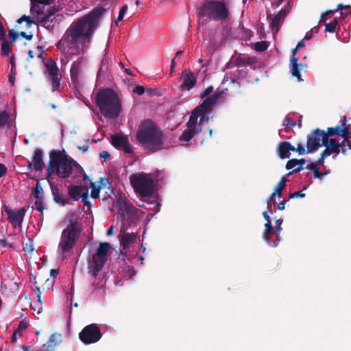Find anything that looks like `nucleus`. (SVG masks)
I'll return each mask as SVG.
<instances>
[{
  "label": "nucleus",
  "instance_id": "f257e3e1",
  "mask_svg": "<svg viewBox=\"0 0 351 351\" xmlns=\"http://www.w3.org/2000/svg\"><path fill=\"white\" fill-rule=\"evenodd\" d=\"M104 12V8H95L89 14L73 21L57 43V48L62 53V68L67 65L73 56H80L73 62L70 69L71 80L75 85L80 83L83 77L86 65L83 56L90 48L93 36Z\"/></svg>",
  "mask_w": 351,
  "mask_h": 351
},
{
  "label": "nucleus",
  "instance_id": "f03ea898",
  "mask_svg": "<svg viewBox=\"0 0 351 351\" xmlns=\"http://www.w3.org/2000/svg\"><path fill=\"white\" fill-rule=\"evenodd\" d=\"M227 90V88H218L213 95L206 98L200 106L195 108L187 123V129L180 136L181 141H189L195 134L201 131V125L208 122V114L214 106L226 99Z\"/></svg>",
  "mask_w": 351,
  "mask_h": 351
},
{
  "label": "nucleus",
  "instance_id": "7ed1b4c3",
  "mask_svg": "<svg viewBox=\"0 0 351 351\" xmlns=\"http://www.w3.org/2000/svg\"><path fill=\"white\" fill-rule=\"evenodd\" d=\"M136 137L139 143L151 152H155L167 147L165 136L162 130L149 119L141 123Z\"/></svg>",
  "mask_w": 351,
  "mask_h": 351
},
{
  "label": "nucleus",
  "instance_id": "20e7f679",
  "mask_svg": "<svg viewBox=\"0 0 351 351\" xmlns=\"http://www.w3.org/2000/svg\"><path fill=\"white\" fill-rule=\"evenodd\" d=\"M95 102L101 114L106 118H116L121 111L120 98L112 89L99 90L96 95Z\"/></svg>",
  "mask_w": 351,
  "mask_h": 351
},
{
  "label": "nucleus",
  "instance_id": "39448f33",
  "mask_svg": "<svg viewBox=\"0 0 351 351\" xmlns=\"http://www.w3.org/2000/svg\"><path fill=\"white\" fill-rule=\"evenodd\" d=\"M130 181L134 191L139 196L148 197L154 194L158 180L152 174L142 172L132 174Z\"/></svg>",
  "mask_w": 351,
  "mask_h": 351
},
{
  "label": "nucleus",
  "instance_id": "423d86ee",
  "mask_svg": "<svg viewBox=\"0 0 351 351\" xmlns=\"http://www.w3.org/2000/svg\"><path fill=\"white\" fill-rule=\"evenodd\" d=\"M80 234V230L74 223L69 224L62 230L58 246V252L62 260L71 254Z\"/></svg>",
  "mask_w": 351,
  "mask_h": 351
},
{
  "label": "nucleus",
  "instance_id": "0eeeda50",
  "mask_svg": "<svg viewBox=\"0 0 351 351\" xmlns=\"http://www.w3.org/2000/svg\"><path fill=\"white\" fill-rule=\"evenodd\" d=\"M228 14V8L224 0L209 1L202 5L199 12V16L215 21L226 20Z\"/></svg>",
  "mask_w": 351,
  "mask_h": 351
},
{
  "label": "nucleus",
  "instance_id": "6e6552de",
  "mask_svg": "<svg viewBox=\"0 0 351 351\" xmlns=\"http://www.w3.org/2000/svg\"><path fill=\"white\" fill-rule=\"evenodd\" d=\"M110 245L108 243H100L99 246L92 254L88 259V270L93 276L96 277L98 272L103 268L110 254Z\"/></svg>",
  "mask_w": 351,
  "mask_h": 351
},
{
  "label": "nucleus",
  "instance_id": "1a4fd4ad",
  "mask_svg": "<svg viewBox=\"0 0 351 351\" xmlns=\"http://www.w3.org/2000/svg\"><path fill=\"white\" fill-rule=\"evenodd\" d=\"M53 167L57 176L61 178H68L73 171L80 170V166L72 158H69L59 153L53 157Z\"/></svg>",
  "mask_w": 351,
  "mask_h": 351
},
{
  "label": "nucleus",
  "instance_id": "9d476101",
  "mask_svg": "<svg viewBox=\"0 0 351 351\" xmlns=\"http://www.w3.org/2000/svg\"><path fill=\"white\" fill-rule=\"evenodd\" d=\"M31 2L32 4L31 11L32 12L34 11L38 12V21L40 23L41 25L47 29H50L52 27L53 16L57 10L54 8H50V9L47 10V14H45L43 12H40V9L39 8V5H35V3L43 5H51L54 2V0H31Z\"/></svg>",
  "mask_w": 351,
  "mask_h": 351
},
{
  "label": "nucleus",
  "instance_id": "9b49d317",
  "mask_svg": "<svg viewBox=\"0 0 351 351\" xmlns=\"http://www.w3.org/2000/svg\"><path fill=\"white\" fill-rule=\"evenodd\" d=\"M101 336L100 328L96 324L86 326L79 334L80 339L86 345L97 342Z\"/></svg>",
  "mask_w": 351,
  "mask_h": 351
},
{
  "label": "nucleus",
  "instance_id": "f8f14e48",
  "mask_svg": "<svg viewBox=\"0 0 351 351\" xmlns=\"http://www.w3.org/2000/svg\"><path fill=\"white\" fill-rule=\"evenodd\" d=\"M327 141V134L324 130L319 129L315 130L311 135L307 138V152L313 153L317 151L319 147L324 145Z\"/></svg>",
  "mask_w": 351,
  "mask_h": 351
},
{
  "label": "nucleus",
  "instance_id": "ddd939ff",
  "mask_svg": "<svg viewBox=\"0 0 351 351\" xmlns=\"http://www.w3.org/2000/svg\"><path fill=\"white\" fill-rule=\"evenodd\" d=\"M45 64L48 73L49 78L51 82L52 91H56L60 88V80L62 78L61 75L59 73V69L56 62L51 59L47 60Z\"/></svg>",
  "mask_w": 351,
  "mask_h": 351
},
{
  "label": "nucleus",
  "instance_id": "4468645a",
  "mask_svg": "<svg viewBox=\"0 0 351 351\" xmlns=\"http://www.w3.org/2000/svg\"><path fill=\"white\" fill-rule=\"evenodd\" d=\"M293 171L289 172L288 174L282 177L280 181L276 185L274 191L271 194L267 200V206L269 208L270 213H273L276 211L275 209V200L274 199L277 197L278 198L281 197V191L284 189L286 186V182L287 180V178L293 173Z\"/></svg>",
  "mask_w": 351,
  "mask_h": 351
},
{
  "label": "nucleus",
  "instance_id": "2eb2a0df",
  "mask_svg": "<svg viewBox=\"0 0 351 351\" xmlns=\"http://www.w3.org/2000/svg\"><path fill=\"white\" fill-rule=\"evenodd\" d=\"M4 210L8 216L9 222L12 226L14 228H20L25 214V209L24 208L12 209L9 206H5Z\"/></svg>",
  "mask_w": 351,
  "mask_h": 351
},
{
  "label": "nucleus",
  "instance_id": "dca6fc26",
  "mask_svg": "<svg viewBox=\"0 0 351 351\" xmlns=\"http://www.w3.org/2000/svg\"><path fill=\"white\" fill-rule=\"evenodd\" d=\"M138 211V209L128 202H119L118 212L127 221H133L136 217Z\"/></svg>",
  "mask_w": 351,
  "mask_h": 351
},
{
  "label": "nucleus",
  "instance_id": "f3484780",
  "mask_svg": "<svg viewBox=\"0 0 351 351\" xmlns=\"http://www.w3.org/2000/svg\"><path fill=\"white\" fill-rule=\"evenodd\" d=\"M326 147L325 150L324 151V156H329L332 154H335L333 158L336 157L337 154L340 152V149L343 154H345L347 148L345 142L343 141V144H340L336 139L330 138L324 143Z\"/></svg>",
  "mask_w": 351,
  "mask_h": 351
},
{
  "label": "nucleus",
  "instance_id": "a211bd4d",
  "mask_svg": "<svg viewBox=\"0 0 351 351\" xmlns=\"http://www.w3.org/2000/svg\"><path fill=\"white\" fill-rule=\"evenodd\" d=\"M112 144L117 149L123 150L124 152L130 154L132 152V147L129 143L126 136L122 134H114L112 136Z\"/></svg>",
  "mask_w": 351,
  "mask_h": 351
},
{
  "label": "nucleus",
  "instance_id": "6ab92c4d",
  "mask_svg": "<svg viewBox=\"0 0 351 351\" xmlns=\"http://www.w3.org/2000/svg\"><path fill=\"white\" fill-rule=\"evenodd\" d=\"M268 211H265L263 215L264 218L266 219L267 223L265 224V230L263 232V238L265 241L267 243L268 245L275 247L277 245L278 243L277 241H280V239L278 238V235H276V241L274 242H271L270 241L269 234L274 233V230L271 226V222L270 220V217L268 215V213H270L269 210V208H267Z\"/></svg>",
  "mask_w": 351,
  "mask_h": 351
},
{
  "label": "nucleus",
  "instance_id": "aec40b11",
  "mask_svg": "<svg viewBox=\"0 0 351 351\" xmlns=\"http://www.w3.org/2000/svg\"><path fill=\"white\" fill-rule=\"evenodd\" d=\"M181 79L183 80V84L181 86L182 90L191 89L197 82V77L193 73L189 70H184L181 75Z\"/></svg>",
  "mask_w": 351,
  "mask_h": 351
},
{
  "label": "nucleus",
  "instance_id": "412c9836",
  "mask_svg": "<svg viewBox=\"0 0 351 351\" xmlns=\"http://www.w3.org/2000/svg\"><path fill=\"white\" fill-rule=\"evenodd\" d=\"M68 193L75 200L80 198L85 200L87 198L88 190L82 186L70 185L68 187Z\"/></svg>",
  "mask_w": 351,
  "mask_h": 351
},
{
  "label": "nucleus",
  "instance_id": "4be33fe9",
  "mask_svg": "<svg viewBox=\"0 0 351 351\" xmlns=\"http://www.w3.org/2000/svg\"><path fill=\"white\" fill-rule=\"evenodd\" d=\"M43 152L40 149H36L32 157V162L29 163L28 168L30 169L33 167L34 169L36 171H41L44 167L43 161Z\"/></svg>",
  "mask_w": 351,
  "mask_h": 351
},
{
  "label": "nucleus",
  "instance_id": "5701e85b",
  "mask_svg": "<svg viewBox=\"0 0 351 351\" xmlns=\"http://www.w3.org/2000/svg\"><path fill=\"white\" fill-rule=\"evenodd\" d=\"M287 15V12L285 9H282L271 20L270 27L274 33L276 34L280 26L284 22L285 17Z\"/></svg>",
  "mask_w": 351,
  "mask_h": 351
},
{
  "label": "nucleus",
  "instance_id": "b1692460",
  "mask_svg": "<svg viewBox=\"0 0 351 351\" xmlns=\"http://www.w3.org/2000/svg\"><path fill=\"white\" fill-rule=\"evenodd\" d=\"M119 237L120 245L124 250L129 248L136 240V234L125 232L119 234Z\"/></svg>",
  "mask_w": 351,
  "mask_h": 351
},
{
  "label": "nucleus",
  "instance_id": "393cba45",
  "mask_svg": "<svg viewBox=\"0 0 351 351\" xmlns=\"http://www.w3.org/2000/svg\"><path fill=\"white\" fill-rule=\"evenodd\" d=\"M295 148L291 145L289 142H281L278 147V152L281 158H287L289 157V152L295 151Z\"/></svg>",
  "mask_w": 351,
  "mask_h": 351
},
{
  "label": "nucleus",
  "instance_id": "a878e982",
  "mask_svg": "<svg viewBox=\"0 0 351 351\" xmlns=\"http://www.w3.org/2000/svg\"><path fill=\"white\" fill-rule=\"evenodd\" d=\"M51 193L53 197V199L56 203L60 204L62 206L68 204V199L59 191L58 186H51Z\"/></svg>",
  "mask_w": 351,
  "mask_h": 351
},
{
  "label": "nucleus",
  "instance_id": "bb28decb",
  "mask_svg": "<svg viewBox=\"0 0 351 351\" xmlns=\"http://www.w3.org/2000/svg\"><path fill=\"white\" fill-rule=\"evenodd\" d=\"M306 160L304 159L297 160V159H291L289 160L287 165V169H293V171L299 172L302 169V165H304Z\"/></svg>",
  "mask_w": 351,
  "mask_h": 351
},
{
  "label": "nucleus",
  "instance_id": "cd10ccee",
  "mask_svg": "<svg viewBox=\"0 0 351 351\" xmlns=\"http://www.w3.org/2000/svg\"><path fill=\"white\" fill-rule=\"evenodd\" d=\"M60 334L58 333H54L52 334L48 341L46 344L44 345V346H46V350L47 351H52L53 350L54 348L58 345V342L60 341Z\"/></svg>",
  "mask_w": 351,
  "mask_h": 351
},
{
  "label": "nucleus",
  "instance_id": "c85d7f7f",
  "mask_svg": "<svg viewBox=\"0 0 351 351\" xmlns=\"http://www.w3.org/2000/svg\"><path fill=\"white\" fill-rule=\"evenodd\" d=\"M297 62H298V58L295 57H293V58L291 60L290 70H291V75L293 76L297 77V80L298 82H300L302 80V79L301 78V75H300V70L298 68L299 64H298Z\"/></svg>",
  "mask_w": 351,
  "mask_h": 351
},
{
  "label": "nucleus",
  "instance_id": "c756f323",
  "mask_svg": "<svg viewBox=\"0 0 351 351\" xmlns=\"http://www.w3.org/2000/svg\"><path fill=\"white\" fill-rule=\"evenodd\" d=\"M236 64L237 66H241L245 64L251 65L255 62V59L251 57L247 56H239L236 59Z\"/></svg>",
  "mask_w": 351,
  "mask_h": 351
},
{
  "label": "nucleus",
  "instance_id": "7c9ffc66",
  "mask_svg": "<svg viewBox=\"0 0 351 351\" xmlns=\"http://www.w3.org/2000/svg\"><path fill=\"white\" fill-rule=\"evenodd\" d=\"M335 128L337 129V135L339 136L346 138L349 134V128L346 126L345 119L341 125H337Z\"/></svg>",
  "mask_w": 351,
  "mask_h": 351
},
{
  "label": "nucleus",
  "instance_id": "2f4dec72",
  "mask_svg": "<svg viewBox=\"0 0 351 351\" xmlns=\"http://www.w3.org/2000/svg\"><path fill=\"white\" fill-rule=\"evenodd\" d=\"M306 169L313 171V176L315 178L322 179L324 178V173L319 172L317 165L313 162H311L307 165Z\"/></svg>",
  "mask_w": 351,
  "mask_h": 351
},
{
  "label": "nucleus",
  "instance_id": "473e14b6",
  "mask_svg": "<svg viewBox=\"0 0 351 351\" xmlns=\"http://www.w3.org/2000/svg\"><path fill=\"white\" fill-rule=\"evenodd\" d=\"M32 195L34 199L37 198H44L43 197V190L41 186V184L39 182H38L35 186V187L32 190Z\"/></svg>",
  "mask_w": 351,
  "mask_h": 351
},
{
  "label": "nucleus",
  "instance_id": "72a5a7b5",
  "mask_svg": "<svg viewBox=\"0 0 351 351\" xmlns=\"http://www.w3.org/2000/svg\"><path fill=\"white\" fill-rule=\"evenodd\" d=\"M16 22L19 23V24H21L23 22H25V27L26 28H29L31 27L33 25L35 24V22L32 20L31 17L29 16H26V15H23L22 16L20 19H19Z\"/></svg>",
  "mask_w": 351,
  "mask_h": 351
},
{
  "label": "nucleus",
  "instance_id": "f704fd0d",
  "mask_svg": "<svg viewBox=\"0 0 351 351\" xmlns=\"http://www.w3.org/2000/svg\"><path fill=\"white\" fill-rule=\"evenodd\" d=\"M1 53L3 56H8L10 52V46L9 43L4 38L1 40Z\"/></svg>",
  "mask_w": 351,
  "mask_h": 351
},
{
  "label": "nucleus",
  "instance_id": "c9c22d12",
  "mask_svg": "<svg viewBox=\"0 0 351 351\" xmlns=\"http://www.w3.org/2000/svg\"><path fill=\"white\" fill-rule=\"evenodd\" d=\"M268 48V44L266 41L257 42L254 44V49L256 51L262 52Z\"/></svg>",
  "mask_w": 351,
  "mask_h": 351
},
{
  "label": "nucleus",
  "instance_id": "e433bc0d",
  "mask_svg": "<svg viewBox=\"0 0 351 351\" xmlns=\"http://www.w3.org/2000/svg\"><path fill=\"white\" fill-rule=\"evenodd\" d=\"M337 22L333 19L331 22L325 24V32H334L336 29Z\"/></svg>",
  "mask_w": 351,
  "mask_h": 351
},
{
  "label": "nucleus",
  "instance_id": "4c0bfd02",
  "mask_svg": "<svg viewBox=\"0 0 351 351\" xmlns=\"http://www.w3.org/2000/svg\"><path fill=\"white\" fill-rule=\"evenodd\" d=\"M91 193L90 196L92 198H97L99 194V187H97L95 183L90 182Z\"/></svg>",
  "mask_w": 351,
  "mask_h": 351
},
{
  "label": "nucleus",
  "instance_id": "58836bf2",
  "mask_svg": "<svg viewBox=\"0 0 351 351\" xmlns=\"http://www.w3.org/2000/svg\"><path fill=\"white\" fill-rule=\"evenodd\" d=\"M43 199L44 198H40V197L35 199V208L36 210L40 211L41 214H43V212L44 210Z\"/></svg>",
  "mask_w": 351,
  "mask_h": 351
},
{
  "label": "nucleus",
  "instance_id": "ea45409f",
  "mask_svg": "<svg viewBox=\"0 0 351 351\" xmlns=\"http://www.w3.org/2000/svg\"><path fill=\"white\" fill-rule=\"evenodd\" d=\"M8 119L9 114L5 111L0 112V128L4 126L8 123Z\"/></svg>",
  "mask_w": 351,
  "mask_h": 351
},
{
  "label": "nucleus",
  "instance_id": "a19ab883",
  "mask_svg": "<svg viewBox=\"0 0 351 351\" xmlns=\"http://www.w3.org/2000/svg\"><path fill=\"white\" fill-rule=\"evenodd\" d=\"M128 5H123V6L121 8V10H120V12H119V16H118V18H117V21L115 22V24H116L117 25H118V23H119V21H122V20L123 19L124 16H125V13H126V12H127V11H128Z\"/></svg>",
  "mask_w": 351,
  "mask_h": 351
},
{
  "label": "nucleus",
  "instance_id": "79ce46f5",
  "mask_svg": "<svg viewBox=\"0 0 351 351\" xmlns=\"http://www.w3.org/2000/svg\"><path fill=\"white\" fill-rule=\"evenodd\" d=\"M28 322L25 320H22L18 327H17V329L14 332V335L16 334V333H20L21 331H23V330L26 329L28 326Z\"/></svg>",
  "mask_w": 351,
  "mask_h": 351
},
{
  "label": "nucleus",
  "instance_id": "37998d69",
  "mask_svg": "<svg viewBox=\"0 0 351 351\" xmlns=\"http://www.w3.org/2000/svg\"><path fill=\"white\" fill-rule=\"evenodd\" d=\"M133 91L138 95H142L145 93V88L142 86H136Z\"/></svg>",
  "mask_w": 351,
  "mask_h": 351
},
{
  "label": "nucleus",
  "instance_id": "c03bdc74",
  "mask_svg": "<svg viewBox=\"0 0 351 351\" xmlns=\"http://www.w3.org/2000/svg\"><path fill=\"white\" fill-rule=\"evenodd\" d=\"M213 90V86L208 87L202 94L201 97L204 98L208 97Z\"/></svg>",
  "mask_w": 351,
  "mask_h": 351
},
{
  "label": "nucleus",
  "instance_id": "a18cd8bd",
  "mask_svg": "<svg viewBox=\"0 0 351 351\" xmlns=\"http://www.w3.org/2000/svg\"><path fill=\"white\" fill-rule=\"evenodd\" d=\"M295 151L298 152V154L300 155H303L306 153L305 148L304 145L301 143L298 144L297 148H295Z\"/></svg>",
  "mask_w": 351,
  "mask_h": 351
},
{
  "label": "nucleus",
  "instance_id": "49530a36",
  "mask_svg": "<svg viewBox=\"0 0 351 351\" xmlns=\"http://www.w3.org/2000/svg\"><path fill=\"white\" fill-rule=\"evenodd\" d=\"M327 141L329 140L328 137L337 134V129L335 128H328L327 132Z\"/></svg>",
  "mask_w": 351,
  "mask_h": 351
},
{
  "label": "nucleus",
  "instance_id": "de8ad7c7",
  "mask_svg": "<svg viewBox=\"0 0 351 351\" xmlns=\"http://www.w3.org/2000/svg\"><path fill=\"white\" fill-rule=\"evenodd\" d=\"M282 125L287 128L291 125H294V123L292 122V120L290 118L285 117L283 121Z\"/></svg>",
  "mask_w": 351,
  "mask_h": 351
},
{
  "label": "nucleus",
  "instance_id": "09e8293b",
  "mask_svg": "<svg viewBox=\"0 0 351 351\" xmlns=\"http://www.w3.org/2000/svg\"><path fill=\"white\" fill-rule=\"evenodd\" d=\"M304 46V40H300L298 45L296 48L293 51V57H295L296 51L298 49L302 48Z\"/></svg>",
  "mask_w": 351,
  "mask_h": 351
},
{
  "label": "nucleus",
  "instance_id": "8fccbe9b",
  "mask_svg": "<svg viewBox=\"0 0 351 351\" xmlns=\"http://www.w3.org/2000/svg\"><path fill=\"white\" fill-rule=\"evenodd\" d=\"M282 223V220H280V224H278L275 226L274 230V233L269 234V238L271 239V235L274 234L276 232H280L282 230L281 224Z\"/></svg>",
  "mask_w": 351,
  "mask_h": 351
},
{
  "label": "nucleus",
  "instance_id": "3c124183",
  "mask_svg": "<svg viewBox=\"0 0 351 351\" xmlns=\"http://www.w3.org/2000/svg\"><path fill=\"white\" fill-rule=\"evenodd\" d=\"M99 156L104 161H106V160L110 157V154L107 151H102L100 152Z\"/></svg>",
  "mask_w": 351,
  "mask_h": 351
},
{
  "label": "nucleus",
  "instance_id": "603ef678",
  "mask_svg": "<svg viewBox=\"0 0 351 351\" xmlns=\"http://www.w3.org/2000/svg\"><path fill=\"white\" fill-rule=\"evenodd\" d=\"M304 193H302L301 191H296V192H294L293 193L290 194L291 198L304 197Z\"/></svg>",
  "mask_w": 351,
  "mask_h": 351
},
{
  "label": "nucleus",
  "instance_id": "864d4df0",
  "mask_svg": "<svg viewBox=\"0 0 351 351\" xmlns=\"http://www.w3.org/2000/svg\"><path fill=\"white\" fill-rule=\"evenodd\" d=\"M6 171L7 168L5 167V165L3 164H0V178L5 175Z\"/></svg>",
  "mask_w": 351,
  "mask_h": 351
},
{
  "label": "nucleus",
  "instance_id": "5fc2aeb1",
  "mask_svg": "<svg viewBox=\"0 0 351 351\" xmlns=\"http://www.w3.org/2000/svg\"><path fill=\"white\" fill-rule=\"evenodd\" d=\"M21 36H23V38H26L27 40H32V37H33V35L32 34H27L25 32H21L20 33Z\"/></svg>",
  "mask_w": 351,
  "mask_h": 351
},
{
  "label": "nucleus",
  "instance_id": "6e6d98bb",
  "mask_svg": "<svg viewBox=\"0 0 351 351\" xmlns=\"http://www.w3.org/2000/svg\"><path fill=\"white\" fill-rule=\"evenodd\" d=\"M286 202L287 201L286 200H282L278 204V209L280 210H282L285 209V204H286Z\"/></svg>",
  "mask_w": 351,
  "mask_h": 351
},
{
  "label": "nucleus",
  "instance_id": "4d7b16f0",
  "mask_svg": "<svg viewBox=\"0 0 351 351\" xmlns=\"http://www.w3.org/2000/svg\"><path fill=\"white\" fill-rule=\"evenodd\" d=\"M326 156H324V152L322 153L321 154V157L318 159L317 160V163L316 165H323L324 164V158H326Z\"/></svg>",
  "mask_w": 351,
  "mask_h": 351
},
{
  "label": "nucleus",
  "instance_id": "13d9d810",
  "mask_svg": "<svg viewBox=\"0 0 351 351\" xmlns=\"http://www.w3.org/2000/svg\"><path fill=\"white\" fill-rule=\"evenodd\" d=\"M36 291H37V298H38V302L39 303V305L41 306V292L40 291V289L38 287H36Z\"/></svg>",
  "mask_w": 351,
  "mask_h": 351
},
{
  "label": "nucleus",
  "instance_id": "bf43d9fd",
  "mask_svg": "<svg viewBox=\"0 0 351 351\" xmlns=\"http://www.w3.org/2000/svg\"><path fill=\"white\" fill-rule=\"evenodd\" d=\"M332 12L331 11H329V12H327L325 14H323L322 15V17H321V20H320V22H325L326 21V15L328 14H330Z\"/></svg>",
  "mask_w": 351,
  "mask_h": 351
},
{
  "label": "nucleus",
  "instance_id": "052dcab7",
  "mask_svg": "<svg viewBox=\"0 0 351 351\" xmlns=\"http://www.w3.org/2000/svg\"><path fill=\"white\" fill-rule=\"evenodd\" d=\"M113 230H114L113 226H110V227L108 228V230H107L106 234H107L108 236H111V235H112V234H113Z\"/></svg>",
  "mask_w": 351,
  "mask_h": 351
},
{
  "label": "nucleus",
  "instance_id": "680f3d73",
  "mask_svg": "<svg viewBox=\"0 0 351 351\" xmlns=\"http://www.w3.org/2000/svg\"><path fill=\"white\" fill-rule=\"evenodd\" d=\"M312 36H313V34H312V32H308L306 34L305 36H304V39H306V40H310V39L312 38Z\"/></svg>",
  "mask_w": 351,
  "mask_h": 351
},
{
  "label": "nucleus",
  "instance_id": "e2e57ef3",
  "mask_svg": "<svg viewBox=\"0 0 351 351\" xmlns=\"http://www.w3.org/2000/svg\"><path fill=\"white\" fill-rule=\"evenodd\" d=\"M175 66H176V60H175V58H173L171 62V72L173 71V68H174Z\"/></svg>",
  "mask_w": 351,
  "mask_h": 351
},
{
  "label": "nucleus",
  "instance_id": "0e129e2a",
  "mask_svg": "<svg viewBox=\"0 0 351 351\" xmlns=\"http://www.w3.org/2000/svg\"><path fill=\"white\" fill-rule=\"evenodd\" d=\"M50 273L51 276L53 277H56L58 275V271L56 269H51Z\"/></svg>",
  "mask_w": 351,
  "mask_h": 351
},
{
  "label": "nucleus",
  "instance_id": "69168bd1",
  "mask_svg": "<svg viewBox=\"0 0 351 351\" xmlns=\"http://www.w3.org/2000/svg\"><path fill=\"white\" fill-rule=\"evenodd\" d=\"M311 32H312V34H317L318 32V28L317 27H314L313 28H312L310 31Z\"/></svg>",
  "mask_w": 351,
  "mask_h": 351
},
{
  "label": "nucleus",
  "instance_id": "338daca9",
  "mask_svg": "<svg viewBox=\"0 0 351 351\" xmlns=\"http://www.w3.org/2000/svg\"><path fill=\"white\" fill-rule=\"evenodd\" d=\"M0 245L5 247L7 245V242L5 239L0 240Z\"/></svg>",
  "mask_w": 351,
  "mask_h": 351
},
{
  "label": "nucleus",
  "instance_id": "774afa93",
  "mask_svg": "<svg viewBox=\"0 0 351 351\" xmlns=\"http://www.w3.org/2000/svg\"><path fill=\"white\" fill-rule=\"evenodd\" d=\"M9 34H10V36L11 39H12V40H15V38H16V36H14V33H13V32H12V30H10V32H9Z\"/></svg>",
  "mask_w": 351,
  "mask_h": 351
}]
</instances>
